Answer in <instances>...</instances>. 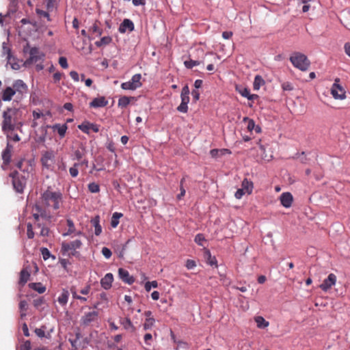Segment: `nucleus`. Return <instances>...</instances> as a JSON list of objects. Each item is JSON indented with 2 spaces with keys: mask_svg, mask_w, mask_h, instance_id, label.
<instances>
[{
  "mask_svg": "<svg viewBox=\"0 0 350 350\" xmlns=\"http://www.w3.org/2000/svg\"><path fill=\"white\" fill-rule=\"evenodd\" d=\"M154 319H146L143 324L144 330L147 331L152 329V327L154 325Z\"/></svg>",
  "mask_w": 350,
  "mask_h": 350,
  "instance_id": "nucleus-34",
  "label": "nucleus"
},
{
  "mask_svg": "<svg viewBox=\"0 0 350 350\" xmlns=\"http://www.w3.org/2000/svg\"><path fill=\"white\" fill-rule=\"evenodd\" d=\"M107 104L108 101L105 98L104 96H100L93 99V100L90 103V107L93 108L103 107Z\"/></svg>",
  "mask_w": 350,
  "mask_h": 350,
  "instance_id": "nucleus-18",
  "label": "nucleus"
},
{
  "mask_svg": "<svg viewBox=\"0 0 350 350\" xmlns=\"http://www.w3.org/2000/svg\"><path fill=\"white\" fill-rule=\"evenodd\" d=\"M204 256L206 259V262L208 265H210L211 266H213V265L217 266V259L215 256H211V252L208 250H205Z\"/></svg>",
  "mask_w": 350,
  "mask_h": 350,
  "instance_id": "nucleus-28",
  "label": "nucleus"
},
{
  "mask_svg": "<svg viewBox=\"0 0 350 350\" xmlns=\"http://www.w3.org/2000/svg\"><path fill=\"white\" fill-rule=\"evenodd\" d=\"M245 193H247L243 189L240 188L237 189L234 194V196L237 199H241L243 197V196L245 195Z\"/></svg>",
  "mask_w": 350,
  "mask_h": 350,
  "instance_id": "nucleus-49",
  "label": "nucleus"
},
{
  "mask_svg": "<svg viewBox=\"0 0 350 350\" xmlns=\"http://www.w3.org/2000/svg\"><path fill=\"white\" fill-rule=\"evenodd\" d=\"M44 55L36 47L31 48L29 50V57L25 61V64H37L42 62Z\"/></svg>",
  "mask_w": 350,
  "mask_h": 350,
  "instance_id": "nucleus-8",
  "label": "nucleus"
},
{
  "mask_svg": "<svg viewBox=\"0 0 350 350\" xmlns=\"http://www.w3.org/2000/svg\"><path fill=\"white\" fill-rule=\"evenodd\" d=\"M41 254L42 255L43 259L45 260H47L51 256V252L46 247L41 248Z\"/></svg>",
  "mask_w": 350,
  "mask_h": 350,
  "instance_id": "nucleus-46",
  "label": "nucleus"
},
{
  "mask_svg": "<svg viewBox=\"0 0 350 350\" xmlns=\"http://www.w3.org/2000/svg\"><path fill=\"white\" fill-rule=\"evenodd\" d=\"M191 95H192L193 99L195 101H197V100H199V98H200V92H199L198 90H193L191 92Z\"/></svg>",
  "mask_w": 350,
  "mask_h": 350,
  "instance_id": "nucleus-57",
  "label": "nucleus"
},
{
  "mask_svg": "<svg viewBox=\"0 0 350 350\" xmlns=\"http://www.w3.org/2000/svg\"><path fill=\"white\" fill-rule=\"evenodd\" d=\"M120 322L125 329L130 330L131 332H134L135 330V327L132 323L130 318L126 317L124 319H121Z\"/></svg>",
  "mask_w": 350,
  "mask_h": 350,
  "instance_id": "nucleus-23",
  "label": "nucleus"
},
{
  "mask_svg": "<svg viewBox=\"0 0 350 350\" xmlns=\"http://www.w3.org/2000/svg\"><path fill=\"white\" fill-rule=\"evenodd\" d=\"M70 76L75 81H79V76L77 72L75 70H72L70 72Z\"/></svg>",
  "mask_w": 350,
  "mask_h": 350,
  "instance_id": "nucleus-54",
  "label": "nucleus"
},
{
  "mask_svg": "<svg viewBox=\"0 0 350 350\" xmlns=\"http://www.w3.org/2000/svg\"><path fill=\"white\" fill-rule=\"evenodd\" d=\"M18 111V110L16 108L8 107L3 111V121L1 123L3 132L14 131L15 129L21 131L23 124L21 122H17L15 118Z\"/></svg>",
  "mask_w": 350,
  "mask_h": 350,
  "instance_id": "nucleus-3",
  "label": "nucleus"
},
{
  "mask_svg": "<svg viewBox=\"0 0 350 350\" xmlns=\"http://www.w3.org/2000/svg\"><path fill=\"white\" fill-rule=\"evenodd\" d=\"M9 176L12 178V183L15 191L23 193L26 186L27 180L25 177L16 170L10 173Z\"/></svg>",
  "mask_w": 350,
  "mask_h": 350,
  "instance_id": "nucleus-5",
  "label": "nucleus"
},
{
  "mask_svg": "<svg viewBox=\"0 0 350 350\" xmlns=\"http://www.w3.org/2000/svg\"><path fill=\"white\" fill-rule=\"evenodd\" d=\"M102 254L107 258L109 259L111 257L112 252L111 251L106 247L102 248L101 250Z\"/></svg>",
  "mask_w": 350,
  "mask_h": 350,
  "instance_id": "nucleus-45",
  "label": "nucleus"
},
{
  "mask_svg": "<svg viewBox=\"0 0 350 350\" xmlns=\"http://www.w3.org/2000/svg\"><path fill=\"white\" fill-rule=\"evenodd\" d=\"M88 189L91 193H98L100 191V187L97 183H91L88 185Z\"/></svg>",
  "mask_w": 350,
  "mask_h": 350,
  "instance_id": "nucleus-39",
  "label": "nucleus"
},
{
  "mask_svg": "<svg viewBox=\"0 0 350 350\" xmlns=\"http://www.w3.org/2000/svg\"><path fill=\"white\" fill-rule=\"evenodd\" d=\"M82 245L80 240L76 239L71 242H62L61 251L63 254H68V256H75L77 254L76 250L79 249Z\"/></svg>",
  "mask_w": 350,
  "mask_h": 350,
  "instance_id": "nucleus-6",
  "label": "nucleus"
},
{
  "mask_svg": "<svg viewBox=\"0 0 350 350\" xmlns=\"http://www.w3.org/2000/svg\"><path fill=\"white\" fill-rule=\"evenodd\" d=\"M59 64L63 68H67L68 67L67 59L65 57H59Z\"/></svg>",
  "mask_w": 350,
  "mask_h": 350,
  "instance_id": "nucleus-48",
  "label": "nucleus"
},
{
  "mask_svg": "<svg viewBox=\"0 0 350 350\" xmlns=\"http://www.w3.org/2000/svg\"><path fill=\"white\" fill-rule=\"evenodd\" d=\"M28 86L21 79L15 80L12 86L6 87L1 93V99L3 101H10L13 96L21 100L27 94Z\"/></svg>",
  "mask_w": 350,
  "mask_h": 350,
  "instance_id": "nucleus-2",
  "label": "nucleus"
},
{
  "mask_svg": "<svg viewBox=\"0 0 350 350\" xmlns=\"http://www.w3.org/2000/svg\"><path fill=\"white\" fill-rule=\"evenodd\" d=\"M141 79L142 75L140 74H135L129 81L122 83L121 88L126 90H135L142 85Z\"/></svg>",
  "mask_w": 350,
  "mask_h": 350,
  "instance_id": "nucleus-7",
  "label": "nucleus"
},
{
  "mask_svg": "<svg viewBox=\"0 0 350 350\" xmlns=\"http://www.w3.org/2000/svg\"><path fill=\"white\" fill-rule=\"evenodd\" d=\"M152 339H153V336H152V334H151L150 333L146 334L144 336V342L147 346H151Z\"/></svg>",
  "mask_w": 350,
  "mask_h": 350,
  "instance_id": "nucleus-43",
  "label": "nucleus"
},
{
  "mask_svg": "<svg viewBox=\"0 0 350 350\" xmlns=\"http://www.w3.org/2000/svg\"><path fill=\"white\" fill-rule=\"evenodd\" d=\"M43 116H44L43 113L41 112H38L36 111H33V117L34 120L39 119L40 118L42 117Z\"/></svg>",
  "mask_w": 350,
  "mask_h": 350,
  "instance_id": "nucleus-59",
  "label": "nucleus"
},
{
  "mask_svg": "<svg viewBox=\"0 0 350 350\" xmlns=\"http://www.w3.org/2000/svg\"><path fill=\"white\" fill-rule=\"evenodd\" d=\"M180 193L177 196L178 200H180L185 195V189L183 187H180Z\"/></svg>",
  "mask_w": 350,
  "mask_h": 350,
  "instance_id": "nucleus-62",
  "label": "nucleus"
},
{
  "mask_svg": "<svg viewBox=\"0 0 350 350\" xmlns=\"http://www.w3.org/2000/svg\"><path fill=\"white\" fill-rule=\"evenodd\" d=\"M189 92H189V86L187 85H186L183 88L180 95L189 96Z\"/></svg>",
  "mask_w": 350,
  "mask_h": 350,
  "instance_id": "nucleus-58",
  "label": "nucleus"
},
{
  "mask_svg": "<svg viewBox=\"0 0 350 350\" xmlns=\"http://www.w3.org/2000/svg\"><path fill=\"white\" fill-rule=\"evenodd\" d=\"M265 84V81L262 79V77L260 75H256L254 78V89L257 90H259V88Z\"/></svg>",
  "mask_w": 350,
  "mask_h": 350,
  "instance_id": "nucleus-32",
  "label": "nucleus"
},
{
  "mask_svg": "<svg viewBox=\"0 0 350 350\" xmlns=\"http://www.w3.org/2000/svg\"><path fill=\"white\" fill-rule=\"evenodd\" d=\"M336 276L334 273H329L328 277L325 279L322 284L319 286L321 289L325 292L329 290L333 286L336 284Z\"/></svg>",
  "mask_w": 350,
  "mask_h": 350,
  "instance_id": "nucleus-12",
  "label": "nucleus"
},
{
  "mask_svg": "<svg viewBox=\"0 0 350 350\" xmlns=\"http://www.w3.org/2000/svg\"><path fill=\"white\" fill-rule=\"evenodd\" d=\"M31 342L29 340L25 341L21 346L20 350H30Z\"/></svg>",
  "mask_w": 350,
  "mask_h": 350,
  "instance_id": "nucleus-52",
  "label": "nucleus"
},
{
  "mask_svg": "<svg viewBox=\"0 0 350 350\" xmlns=\"http://www.w3.org/2000/svg\"><path fill=\"white\" fill-rule=\"evenodd\" d=\"M69 172H70V176L73 178L77 177L79 174V170L76 167H70Z\"/></svg>",
  "mask_w": 350,
  "mask_h": 350,
  "instance_id": "nucleus-53",
  "label": "nucleus"
},
{
  "mask_svg": "<svg viewBox=\"0 0 350 350\" xmlns=\"http://www.w3.org/2000/svg\"><path fill=\"white\" fill-rule=\"evenodd\" d=\"M255 322L256 323L257 327L258 328H265L269 325V322L260 316L256 317L255 318Z\"/></svg>",
  "mask_w": 350,
  "mask_h": 350,
  "instance_id": "nucleus-30",
  "label": "nucleus"
},
{
  "mask_svg": "<svg viewBox=\"0 0 350 350\" xmlns=\"http://www.w3.org/2000/svg\"><path fill=\"white\" fill-rule=\"evenodd\" d=\"M30 288L37 291L39 293H44L46 291V287L40 282H33L29 284Z\"/></svg>",
  "mask_w": 350,
  "mask_h": 350,
  "instance_id": "nucleus-27",
  "label": "nucleus"
},
{
  "mask_svg": "<svg viewBox=\"0 0 350 350\" xmlns=\"http://www.w3.org/2000/svg\"><path fill=\"white\" fill-rule=\"evenodd\" d=\"M123 216L122 213L116 212L112 215L111 220V226L113 228H116L119 224V219Z\"/></svg>",
  "mask_w": 350,
  "mask_h": 350,
  "instance_id": "nucleus-29",
  "label": "nucleus"
},
{
  "mask_svg": "<svg viewBox=\"0 0 350 350\" xmlns=\"http://www.w3.org/2000/svg\"><path fill=\"white\" fill-rule=\"evenodd\" d=\"M119 278L125 283L132 284L135 282L133 276L130 275L129 271L123 268L118 269Z\"/></svg>",
  "mask_w": 350,
  "mask_h": 350,
  "instance_id": "nucleus-14",
  "label": "nucleus"
},
{
  "mask_svg": "<svg viewBox=\"0 0 350 350\" xmlns=\"http://www.w3.org/2000/svg\"><path fill=\"white\" fill-rule=\"evenodd\" d=\"M34 232L33 231V225L31 223H28L27 225V235L29 239H33L34 237Z\"/></svg>",
  "mask_w": 350,
  "mask_h": 350,
  "instance_id": "nucleus-42",
  "label": "nucleus"
},
{
  "mask_svg": "<svg viewBox=\"0 0 350 350\" xmlns=\"http://www.w3.org/2000/svg\"><path fill=\"white\" fill-rule=\"evenodd\" d=\"M12 146L8 144L5 149L3 151L2 159L3 160V165H8L10 162L12 157Z\"/></svg>",
  "mask_w": 350,
  "mask_h": 350,
  "instance_id": "nucleus-20",
  "label": "nucleus"
},
{
  "mask_svg": "<svg viewBox=\"0 0 350 350\" xmlns=\"http://www.w3.org/2000/svg\"><path fill=\"white\" fill-rule=\"evenodd\" d=\"M289 59L294 67L301 71H306L310 65V62L306 55L299 52L293 53Z\"/></svg>",
  "mask_w": 350,
  "mask_h": 350,
  "instance_id": "nucleus-4",
  "label": "nucleus"
},
{
  "mask_svg": "<svg viewBox=\"0 0 350 350\" xmlns=\"http://www.w3.org/2000/svg\"><path fill=\"white\" fill-rule=\"evenodd\" d=\"M243 121L248 122V124H247V130L249 131H252L254 129L256 125H255L254 121L252 119H250L247 117H245L243 118Z\"/></svg>",
  "mask_w": 350,
  "mask_h": 350,
  "instance_id": "nucleus-40",
  "label": "nucleus"
},
{
  "mask_svg": "<svg viewBox=\"0 0 350 350\" xmlns=\"http://www.w3.org/2000/svg\"><path fill=\"white\" fill-rule=\"evenodd\" d=\"M241 94L248 99V97L250 96V92L248 89L245 88L242 91L240 92Z\"/></svg>",
  "mask_w": 350,
  "mask_h": 350,
  "instance_id": "nucleus-60",
  "label": "nucleus"
},
{
  "mask_svg": "<svg viewBox=\"0 0 350 350\" xmlns=\"http://www.w3.org/2000/svg\"><path fill=\"white\" fill-rule=\"evenodd\" d=\"M92 225L94 227V234L96 236H99L102 232V227L100 225V217L98 215L96 216L92 220Z\"/></svg>",
  "mask_w": 350,
  "mask_h": 350,
  "instance_id": "nucleus-24",
  "label": "nucleus"
},
{
  "mask_svg": "<svg viewBox=\"0 0 350 350\" xmlns=\"http://www.w3.org/2000/svg\"><path fill=\"white\" fill-rule=\"evenodd\" d=\"M232 36V31H224L222 33V37L224 39H229Z\"/></svg>",
  "mask_w": 350,
  "mask_h": 350,
  "instance_id": "nucleus-61",
  "label": "nucleus"
},
{
  "mask_svg": "<svg viewBox=\"0 0 350 350\" xmlns=\"http://www.w3.org/2000/svg\"><path fill=\"white\" fill-rule=\"evenodd\" d=\"M194 241L198 245H199L200 246H203L204 245L203 243L204 241H206V239H205L204 236L202 234L199 233L196 235Z\"/></svg>",
  "mask_w": 350,
  "mask_h": 350,
  "instance_id": "nucleus-38",
  "label": "nucleus"
},
{
  "mask_svg": "<svg viewBox=\"0 0 350 350\" xmlns=\"http://www.w3.org/2000/svg\"><path fill=\"white\" fill-rule=\"evenodd\" d=\"M64 76V75L63 72H55L53 76V83H56V84L58 83Z\"/></svg>",
  "mask_w": 350,
  "mask_h": 350,
  "instance_id": "nucleus-44",
  "label": "nucleus"
},
{
  "mask_svg": "<svg viewBox=\"0 0 350 350\" xmlns=\"http://www.w3.org/2000/svg\"><path fill=\"white\" fill-rule=\"evenodd\" d=\"M339 81V79H335V82L331 89V94L334 98L342 100L345 98L346 92L343 88L338 83Z\"/></svg>",
  "mask_w": 350,
  "mask_h": 350,
  "instance_id": "nucleus-9",
  "label": "nucleus"
},
{
  "mask_svg": "<svg viewBox=\"0 0 350 350\" xmlns=\"http://www.w3.org/2000/svg\"><path fill=\"white\" fill-rule=\"evenodd\" d=\"M184 64L187 68H192L194 66H198L200 64V62L190 59L189 61H185Z\"/></svg>",
  "mask_w": 350,
  "mask_h": 350,
  "instance_id": "nucleus-41",
  "label": "nucleus"
},
{
  "mask_svg": "<svg viewBox=\"0 0 350 350\" xmlns=\"http://www.w3.org/2000/svg\"><path fill=\"white\" fill-rule=\"evenodd\" d=\"M14 131H9L3 133L6 134L7 138L15 142H18L21 140V137L18 136V134L14 133Z\"/></svg>",
  "mask_w": 350,
  "mask_h": 350,
  "instance_id": "nucleus-35",
  "label": "nucleus"
},
{
  "mask_svg": "<svg viewBox=\"0 0 350 350\" xmlns=\"http://www.w3.org/2000/svg\"><path fill=\"white\" fill-rule=\"evenodd\" d=\"M79 129H80L82 132L90 134V131L92 130L94 133H98L99 131V126L90 123L89 122H83L81 124L78 125Z\"/></svg>",
  "mask_w": 350,
  "mask_h": 350,
  "instance_id": "nucleus-13",
  "label": "nucleus"
},
{
  "mask_svg": "<svg viewBox=\"0 0 350 350\" xmlns=\"http://www.w3.org/2000/svg\"><path fill=\"white\" fill-rule=\"evenodd\" d=\"M74 155L77 160L80 161L83 157V153L79 150H76L74 152Z\"/></svg>",
  "mask_w": 350,
  "mask_h": 350,
  "instance_id": "nucleus-56",
  "label": "nucleus"
},
{
  "mask_svg": "<svg viewBox=\"0 0 350 350\" xmlns=\"http://www.w3.org/2000/svg\"><path fill=\"white\" fill-rule=\"evenodd\" d=\"M241 188L243 189L247 194H251L253 190V183L247 178L242 181Z\"/></svg>",
  "mask_w": 350,
  "mask_h": 350,
  "instance_id": "nucleus-25",
  "label": "nucleus"
},
{
  "mask_svg": "<svg viewBox=\"0 0 350 350\" xmlns=\"http://www.w3.org/2000/svg\"><path fill=\"white\" fill-rule=\"evenodd\" d=\"M280 202L282 205L285 208H289L291 206L293 198L291 193L284 192L281 194L280 197Z\"/></svg>",
  "mask_w": 350,
  "mask_h": 350,
  "instance_id": "nucleus-15",
  "label": "nucleus"
},
{
  "mask_svg": "<svg viewBox=\"0 0 350 350\" xmlns=\"http://www.w3.org/2000/svg\"><path fill=\"white\" fill-rule=\"evenodd\" d=\"M19 308L21 310V317L23 318L26 316V311L27 310V303L25 300H22L20 301Z\"/></svg>",
  "mask_w": 350,
  "mask_h": 350,
  "instance_id": "nucleus-37",
  "label": "nucleus"
},
{
  "mask_svg": "<svg viewBox=\"0 0 350 350\" xmlns=\"http://www.w3.org/2000/svg\"><path fill=\"white\" fill-rule=\"evenodd\" d=\"M187 103L181 102L180 105L177 107V110L182 113H187L188 110Z\"/></svg>",
  "mask_w": 350,
  "mask_h": 350,
  "instance_id": "nucleus-47",
  "label": "nucleus"
},
{
  "mask_svg": "<svg viewBox=\"0 0 350 350\" xmlns=\"http://www.w3.org/2000/svg\"><path fill=\"white\" fill-rule=\"evenodd\" d=\"M134 24L130 19L125 18L120 24L118 31L121 33H124L127 30L133 31L134 30Z\"/></svg>",
  "mask_w": 350,
  "mask_h": 350,
  "instance_id": "nucleus-16",
  "label": "nucleus"
},
{
  "mask_svg": "<svg viewBox=\"0 0 350 350\" xmlns=\"http://www.w3.org/2000/svg\"><path fill=\"white\" fill-rule=\"evenodd\" d=\"M68 297H69V292L67 290L63 289L62 293L59 295V296L57 298V301L62 306H65L68 302Z\"/></svg>",
  "mask_w": 350,
  "mask_h": 350,
  "instance_id": "nucleus-26",
  "label": "nucleus"
},
{
  "mask_svg": "<svg viewBox=\"0 0 350 350\" xmlns=\"http://www.w3.org/2000/svg\"><path fill=\"white\" fill-rule=\"evenodd\" d=\"M99 23V22L95 21L90 29V31H91L93 33H96L98 36H101L103 33V29L98 26Z\"/></svg>",
  "mask_w": 350,
  "mask_h": 350,
  "instance_id": "nucleus-33",
  "label": "nucleus"
},
{
  "mask_svg": "<svg viewBox=\"0 0 350 350\" xmlns=\"http://www.w3.org/2000/svg\"><path fill=\"white\" fill-rule=\"evenodd\" d=\"M63 202L62 193L59 191H53L49 187L41 193L39 203L32 208V217L34 219V227L40 229V235L46 237L49 230L45 227L46 221H49L51 217L46 208H52L53 211L59 209Z\"/></svg>",
  "mask_w": 350,
  "mask_h": 350,
  "instance_id": "nucleus-1",
  "label": "nucleus"
},
{
  "mask_svg": "<svg viewBox=\"0 0 350 350\" xmlns=\"http://www.w3.org/2000/svg\"><path fill=\"white\" fill-rule=\"evenodd\" d=\"M98 312L97 311H91L84 314L81 319V323L83 326H89L93 322L97 321Z\"/></svg>",
  "mask_w": 350,
  "mask_h": 350,
  "instance_id": "nucleus-11",
  "label": "nucleus"
},
{
  "mask_svg": "<svg viewBox=\"0 0 350 350\" xmlns=\"http://www.w3.org/2000/svg\"><path fill=\"white\" fill-rule=\"evenodd\" d=\"M113 281V274L111 273H108L100 280L101 286L104 289L108 290L111 287Z\"/></svg>",
  "mask_w": 350,
  "mask_h": 350,
  "instance_id": "nucleus-17",
  "label": "nucleus"
},
{
  "mask_svg": "<svg viewBox=\"0 0 350 350\" xmlns=\"http://www.w3.org/2000/svg\"><path fill=\"white\" fill-rule=\"evenodd\" d=\"M185 266L188 269H192L196 266V263L194 260L188 259Z\"/></svg>",
  "mask_w": 350,
  "mask_h": 350,
  "instance_id": "nucleus-51",
  "label": "nucleus"
},
{
  "mask_svg": "<svg viewBox=\"0 0 350 350\" xmlns=\"http://www.w3.org/2000/svg\"><path fill=\"white\" fill-rule=\"evenodd\" d=\"M66 223H67V226H68V228L66 232H65L62 234V235L64 237H67V236L71 235L74 233H75L76 235L82 234V232L81 231L76 232L75 226V224H74V222L72 221V220H71L70 219H68L66 220Z\"/></svg>",
  "mask_w": 350,
  "mask_h": 350,
  "instance_id": "nucleus-19",
  "label": "nucleus"
},
{
  "mask_svg": "<svg viewBox=\"0 0 350 350\" xmlns=\"http://www.w3.org/2000/svg\"><path fill=\"white\" fill-rule=\"evenodd\" d=\"M23 334L25 336H29V329L26 323H24L22 327Z\"/></svg>",
  "mask_w": 350,
  "mask_h": 350,
  "instance_id": "nucleus-63",
  "label": "nucleus"
},
{
  "mask_svg": "<svg viewBox=\"0 0 350 350\" xmlns=\"http://www.w3.org/2000/svg\"><path fill=\"white\" fill-rule=\"evenodd\" d=\"M282 88L284 91H291L293 89V87L290 82L283 83L282 84Z\"/></svg>",
  "mask_w": 350,
  "mask_h": 350,
  "instance_id": "nucleus-50",
  "label": "nucleus"
},
{
  "mask_svg": "<svg viewBox=\"0 0 350 350\" xmlns=\"http://www.w3.org/2000/svg\"><path fill=\"white\" fill-rule=\"evenodd\" d=\"M29 271H27L25 268L23 269L20 273L19 284L22 286H24L29 280Z\"/></svg>",
  "mask_w": 350,
  "mask_h": 350,
  "instance_id": "nucleus-22",
  "label": "nucleus"
},
{
  "mask_svg": "<svg viewBox=\"0 0 350 350\" xmlns=\"http://www.w3.org/2000/svg\"><path fill=\"white\" fill-rule=\"evenodd\" d=\"M346 53L350 57V42L346 43L345 45Z\"/></svg>",
  "mask_w": 350,
  "mask_h": 350,
  "instance_id": "nucleus-64",
  "label": "nucleus"
},
{
  "mask_svg": "<svg viewBox=\"0 0 350 350\" xmlns=\"http://www.w3.org/2000/svg\"><path fill=\"white\" fill-rule=\"evenodd\" d=\"M132 97H128L126 96H122L118 100V106L121 107H126L131 102Z\"/></svg>",
  "mask_w": 350,
  "mask_h": 350,
  "instance_id": "nucleus-36",
  "label": "nucleus"
},
{
  "mask_svg": "<svg viewBox=\"0 0 350 350\" xmlns=\"http://www.w3.org/2000/svg\"><path fill=\"white\" fill-rule=\"evenodd\" d=\"M112 41V38L110 36L103 37L99 41H96L95 44L98 47L106 46L110 44Z\"/></svg>",
  "mask_w": 350,
  "mask_h": 350,
  "instance_id": "nucleus-31",
  "label": "nucleus"
},
{
  "mask_svg": "<svg viewBox=\"0 0 350 350\" xmlns=\"http://www.w3.org/2000/svg\"><path fill=\"white\" fill-rule=\"evenodd\" d=\"M52 129L53 131H57L60 137L62 138L65 136L66 132L68 129V126L66 124H55L52 126Z\"/></svg>",
  "mask_w": 350,
  "mask_h": 350,
  "instance_id": "nucleus-21",
  "label": "nucleus"
},
{
  "mask_svg": "<svg viewBox=\"0 0 350 350\" xmlns=\"http://www.w3.org/2000/svg\"><path fill=\"white\" fill-rule=\"evenodd\" d=\"M35 333L40 338H43L46 336L44 331L42 328H36L35 329Z\"/></svg>",
  "mask_w": 350,
  "mask_h": 350,
  "instance_id": "nucleus-55",
  "label": "nucleus"
},
{
  "mask_svg": "<svg viewBox=\"0 0 350 350\" xmlns=\"http://www.w3.org/2000/svg\"><path fill=\"white\" fill-rule=\"evenodd\" d=\"M55 159V154L53 150L45 151L42 153L41 163L44 167L49 169Z\"/></svg>",
  "mask_w": 350,
  "mask_h": 350,
  "instance_id": "nucleus-10",
  "label": "nucleus"
}]
</instances>
